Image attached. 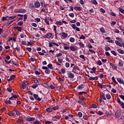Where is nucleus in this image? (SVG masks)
Here are the masks:
<instances>
[{
    "label": "nucleus",
    "instance_id": "09e8293b",
    "mask_svg": "<svg viewBox=\"0 0 124 124\" xmlns=\"http://www.w3.org/2000/svg\"><path fill=\"white\" fill-rule=\"evenodd\" d=\"M116 40H118V41H120V42H122V41H123V39H122V38L116 37Z\"/></svg>",
    "mask_w": 124,
    "mask_h": 124
},
{
    "label": "nucleus",
    "instance_id": "f8f14e48",
    "mask_svg": "<svg viewBox=\"0 0 124 124\" xmlns=\"http://www.w3.org/2000/svg\"><path fill=\"white\" fill-rule=\"evenodd\" d=\"M16 77V75H13L10 76V78L7 79L8 82H11Z\"/></svg>",
    "mask_w": 124,
    "mask_h": 124
},
{
    "label": "nucleus",
    "instance_id": "0e129e2a",
    "mask_svg": "<svg viewBox=\"0 0 124 124\" xmlns=\"http://www.w3.org/2000/svg\"><path fill=\"white\" fill-rule=\"evenodd\" d=\"M92 106L93 108H97V106H96V105H95V104H92Z\"/></svg>",
    "mask_w": 124,
    "mask_h": 124
},
{
    "label": "nucleus",
    "instance_id": "c03bdc74",
    "mask_svg": "<svg viewBox=\"0 0 124 124\" xmlns=\"http://www.w3.org/2000/svg\"><path fill=\"white\" fill-rule=\"evenodd\" d=\"M111 79L112 80V81H113L115 84H118V82H117V81H116V79H115V77H112Z\"/></svg>",
    "mask_w": 124,
    "mask_h": 124
},
{
    "label": "nucleus",
    "instance_id": "412c9836",
    "mask_svg": "<svg viewBox=\"0 0 124 124\" xmlns=\"http://www.w3.org/2000/svg\"><path fill=\"white\" fill-rule=\"evenodd\" d=\"M118 65L121 67H123V66H124V63H123V61L121 60H119Z\"/></svg>",
    "mask_w": 124,
    "mask_h": 124
},
{
    "label": "nucleus",
    "instance_id": "864d4df0",
    "mask_svg": "<svg viewBox=\"0 0 124 124\" xmlns=\"http://www.w3.org/2000/svg\"><path fill=\"white\" fill-rule=\"evenodd\" d=\"M28 19V16H27L26 14L24 15V21H27V19Z\"/></svg>",
    "mask_w": 124,
    "mask_h": 124
},
{
    "label": "nucleus",
    "instance_id": "de8ad7c7",
    "mask_svg": "<svg viewBox=\"0 0 124 124\" xmlns=\"http://www.w3.org/2000/svg\"><path fill=\"white\" fill-rule=\"evenodd\" d=\"M78 98H79V99H80V100H82V101H84V100H87V99H86L85 98V97H84V96H82V97H79Z\"/></svg>",
    "mask_w": 124,
    "mask_h": 124
},
{
    "label": "nucleus",
    "instance_id": "4468645a",
    "mask_svg": "<svg viewBox=\"0 0 124 124\" xmlns=\"http://www.w3.org/2000/svg\"><path fill=\"white\" fill-rule=\"evenodd\" d=\"M14 29L17 30L18 31H20V32H21V31H22V30H23V28L17 26V27H14Z\"/></svg>",
    "mask_w": 124,
    "mask_h": 124
},
{
    "label": "nucleus",
    "instance_id": "f704fd0d",
    "mask_svg": "<svg viewBox=\"0 0 124 124\" xmlns=\"http://www.w3.org/2000/svg\"><path fill=\"white\" fill-rule=\"evenodd\" d=\"M83 93H84V96H86V94H87V93L85 92H80L78 93V94H80V95H83Z\"/></svg>",
    "mask_w": 124,
    "mask_h": 124
},
{
    "label": "nucleus",
    "instance_id": "58836bf2",
    "mask_svg": "<svg viewBox=\"0 0 124 124\" xmlns=\"http://www.w3.org/2000/svg\"><path fill=\"white\" fill-rule=\"evenodd\" d=\"M16 18V16H11L8 17V20H13V19H15Z\"/></svg>",
    "mask_w": 124,
    "mask_h": 124
},
{
    "label": "nucleus",
    "instance_id": "9b49d317",
    "mask_svg": "<svg viewBox=\"0 0 124 124\" xmlns=\"http://www.w3.org/2000/svg\"><path fill=\"white\" fill-rule=\"evenodd\" d=\"M71 27L74 29V30H76L77 31H80V29L77 27H76V25L75 24H72L71 25Z\"/></svg>",
    "mask_w": 124,
    "mask_h": 124
},
{
    "label": "nucleus",
    "instance_id": "39448f33",
    "mask_svg": "<svg viewBox=\"0 0 124 124\" xmlns=\"http://www.w3.org/2000/svg\"><path fill=\"white\" fill-rule=\"evenodd\" d=\"M34 7L35 8H39L40 7V2H39V1L36 0L34 2Z\"/></svg>",
    "mask_w": 124,
    "mask_h": 124
},
{
    "label": "nucleus",
    "instance_id": "a211bd4d",
    "mask_svg": "<svg viewBox=\"0 0 124 124\" xmlns=\"http://www.w3.org/2000/svg\"><path fill=\"white\" fill-rule=\"evenodd\" d=\"M16 123L17 124H23V123H24V120H23V118H19L17 120Z\"/></svg>",
    "mask_w": 124,
    "mask_h": 124
},
{
    "label": "nucleus",
    "instance_id": "a878e982",
    "mask_svg": "<svg viewBox=\"0 0 124 124\" xmlns=\"http://www.w3.org/2000/svg\"><path fill=\"white\" fill-rule=\"evenodd\" d=\"M84 84H81L78 87V90H83L84 89Z\"/></svg>",
    "mask_w": 124,
    "mask_h": 124
},
{
    "label": "nucleus",
    "instance_id": "f3484780",
    "mask_svg": "<svg viewBox=\"0 0 124 124\" xmlns=\"http://www.w3.org/2000/svg\"><path fill=\"white\" fill-rule=\"evenodd\" d=\"M109 64L111 66L113 69H115V70H117V66H116L115 64H113V63L110 62Z\"/></svg>",
    "mask_w": 124,
    "mask_h": 124
},
{
    "label": "nucleus",
    "instance_id": "603ef678",
    "mask_svg": "<svg viewBox=\"0 0 124 124\" xmlns=\"http://www.w3.org/2000/svg\"><path fill=\"white\" fill-rule=\"evenodd\" d=\"M31 25L32 27H34V28H36V27H37V24H36V23H32L31 24Z\"/></svg>",
    "mask_w": 124,
    "mask_h": 124
},
{
    "label": "nucleus",
    "instance_id": "2eb2a0df",
    "mask_svg": "<svg viewBox=\"0 0 124 124\" xmlns=\"http://www.w3.org/2000/svg\"><path fill=\"white\" fill-rule=\"evenodd\" d=\"M89 80L90 81H93V80H98V78L96 76L94 77H91L89 78Z\"/></svg>",
    "mask_w": 124,
    "mask_h": 124
},
{
    "label": "nucleus",
    "instance_id": "774afa93",
    "mask_svg": "<svg viewBox=\"0 0 124 124\" xmlns=\"http://www.w3.org/2000/svg\"><path fill=\"white\" fill-rule=\"evenodd\" d=\"M52 124V122L51 121H46L45 122V124Z\"/></svg>",
    "mask_w": 124,
    "mask_h": 124
},
{
    "label": "nucleus",
    "instance_id": "5fc2aeb1",
    "mask_svg": "<svg viewBox=\"0 0 124 124\" xmlns=\"http://www.w3.org/2000/svg\"><path fill=\"white\" fill-rule=\"evenodd\" d=\"M97 64H98V65H102V62H101V61L100 60H99V61H98V62H97Z\"/></svg>",
    "mask_w": 124,
    "mask_h": 124
},
{
    "label": "nucleus",
    "instance_id": "680f3d73",
    "mask_svg": "<svg viewBox=\"0 0 124 124\" xmlns=\"http://www.w3.org/2000/svg\"><path fill=\"white\" fill-rule=\"evenodd\" d=\"M16 101H17V100L16 99L13 100V101L12 103L13 105H16Z\"/></svg>",
    "mask_w": 124,
    "mask_h": 124
},
{
    "label": "nucleus",
    "instance_id": "bb28decb",
    "mask_svg": "<svg viewBox=\"0 0 124 124\" xmlns=\"http://www.w3.org/2000/svg\"><path fill=\"white\" fill-rule=\"evenodd\" d=\"M52 34L51 32H48L46 34V36L48 39H50L52 37Z\"/></svg>",
    "mask_w": 124,
    "mask_h": 124
},
{
    "label": "nucleus",
    "instance_id": "cd10ccee",
    "mask_svg": "<svg viewBox=\"0 0 124 124\" xmlns=\"http://www.w3.org/2000/svg\"><path fill=\"white\" fill-rule=\"evenodd\" d=\"M74 9H75V10L76 11H81V7H75L74 8Z\"/></svg>",
    "mask_w": 124,
    "mask_h": 124
},
{
    "label": "nucleus",
    "instance_id": "bf43d9fd",
    "mask_svg": "<svg viewBox=\"0 0 124 124\" xmlns=\"http://www.w3.org/2000/svg\"><path fill=\"white\" fill-rule=\"evenodd\" d=\"M69 48H70V47L68 46H64V50H69Z\"/></svg>",
    "mask_w": 124,
    "mask_h": 124
},
{
    "label": "nucleus",
    "instance_id": "20e7f679",
    "mask_svg": "<svg viewBox=\"0 0 124 124\" xmlns=\"http://www.w3.org/2000/svg\"><path fill=\"white\" fill-rule=\"evenodd\" d=\"M34 98H35V100H37L38 101H41L42 98H40L38 96V95L36 94H33Z\"/></svg>",
    "mask_w": 124,
    "mask_h": 124
},
{
    "label": "nucleus",
    "instance_id": "c9c22d12",
    "mask_svg": "<svg viewBox=\"0 0 124 124\" xmlns=\"http://www.w3.org/2000/svg\"><path fill=\"white\" fill-rule=\"evenodd\" d=\"M69 40L70 42H71L72 43H73L74 41H75V39L73 37H70L69 39Z\"/></svg>",
    "mask_w": 124,
    "mask_h": 124
},
{
    "label": "nucleus",
    "instance_id": "49530a36",
    "mask_svg": "<svg viewBox=\"0 0 124 124\" xmlns=\"http://www.w3.org/2000/svg\"><path fill=\"white\" fill-rule=\"evenodd\" d=\"M69 16L71 18H74V14L73 13L69 14Z\"/></svg>",
    "mask_w": 124,
    "mask_h": 124
},
{
    "label": "nucleus",
    "instance_id": "72a5a7b5",
    "mask_svg": "<svg viewBox=\"0 0 124 124\" xmlns=\"http://www.w3.org/2000/svg\"><path fill=\"white\" fill-rule=\"evenodd\" d=\"M79 58H80V59H82V60H83V62L86 61V58H85V56H84L83 55H80Z\"/></svg>",
    "mask_w": 124,
    "mask_h": 124
},
{
    "label": "nucleus",
    "instance_id": "b1692460",
    "mask_svg": "<svg viewBox=\"0 0 124 124\" xmlns=\"http://www.w3.org/2000/svg\"><path fill=\"white\" fill-rule=\"evenodd\" d=\"M100 95L101 96V98H102L104 100H106V97H105V94L104 93H101Z\"/></svg>",
    "mask_w": 124,
    "mask_h": 124
},
{
    "label": "nucleus",
    "instance_id": "8fccbe9b",
    "mask_svg": "<svg viewBox=\"0 0 124 124\" xmlns=\"http://www.w3.org/2000/svg\"><path fill=\"white\" fill-rule=\"evenodd\" d=\"M8 18V16H7L6 17L3 16L2 17V21H6V20H7V18Z\"/></svg>",
    "mask_w": 124,
    "mask_h": 124
},
{
    "label": "nucleus",
    "instance_id": "4d7b16f0",
    "mask_svg": "<svg viewBox=\"0 0 124 124\" xmlns=\"http://www.w3.org/2000/svg\"><path fill=\"white\" fill-rule=\"evenodd\" d=\"M80 39H86V37H85V36H84L83 34H82L80 37H79Z\"/></svg>",
    "mask_w": 124,
    "mask_h": 124
},
{
    "label": "nucleus",
    "instance_id": "ea45409f",
    "mask_svg": "<svg viewBox=\"0 0 124 124\" xmlns=\"http://www.w3.org/2000/svg\"><path fill=\"white\" fill-rule=\"evenodd\" d=\"M106 97L108 99H111V95L109 94H106Z\"/></svg>",
    "mask_w": 124,
    "mask_h": 124
},
{
    "label": "nucleus",
    "instance_id": "423d86ee",
    "mask_svg": "<svg viewBox=\"0 0 124 124\" xmlns=\"http://www.w3.org/2000/svg\"><path fill=\"white\" fill-rule=\"evenodd\" d=\"M117 102L120 104L122 108H124V102L121 101V100L120 99V98L117 97Z\"/></svg>",
    "mask_w": 124,
    "mask_h": 124
},
{
    "label": "nucleus",
    "instance_id": "473e14b6",
    "mask_svg": "<svg viewBox=\"0 0 124 124\" xmlns=\"http://www.w3.org/2000/svg\"><path fill=\"white\" fill-rule=\"evenodd\" d=\"M92 3H93V4H94L95 5H97V1L96 0H91Z\"/></svg>",
    "mask_w": 124,
    "mask_h": 124
},
{
    "label": "nucleus",
    "instance_id": "4c0bfd02",
    "mask_svg": "<svg viewBox=\"0 0 124 124\" xmlns=\"http://www.w3.org/2000/svg\"><path fill=\"white\" fill-rule=\"evenodd\" d=\"M60 109L59 107L56 106L53 107L52 110H54V111H56V110H59Z\"/></svg>",
    "mask_w": 124,
    "mask_h": 124
},
{
    "label": "nucleus",
    "instance_id": "dca6fc26",
    "mask_svg": "<svg viewBox=\"0 0 124 124\" xmlns=\"http://www.w3.org/2000/svg\"><path fill=\"white\" fill-rule=\"evenodd\" d=\"M117 80L118 82L120 84H122V85H124V80L122 79V78H117Z\"/></svg>",
    "mask_w": 124,
    "mask_h": 124
},
{
    "label": "nucleus",
    "instance_id": "ddd939ff",
    "mask_svg": "<svg viewBox=\"0 0 124 124\" xmlns=\"http://www.w3.org/2000/svg\"><path fill=\"white\" fill-rule=\"evenodd\" d=\"M115 116L116 118H120L121 117V113L119 110H117L115 112Z\"/></svg>",
    "mask_w": 124,
    "mask_h": 124
},
{
    "label": "nucleus",
    "instance_id": "7ed1b4c3",
    "mask_svg": "<svg viewBox=\"0 0 124 124\" xmlns=\"http://www.w3.org/2000/svg\"><path fill=\"white\" fill-rule=\"evenodd\" d=\"M80 70V69H79V67H78L77 66L75 65L74 66L72 71L74 72V73H76V74H78V73H77V71Z\"/></svg>",
    "mask_w": 124,
    "mask_h": 124
},
{
    "label": "nucleus",
    "instance_id": "1a4fd4ad",
    "mask_svg": "<svg viewBox=\"0 0 124 124\" xmlns=\"http://www.w3.org/2000/svg\"><path fill=\"white\" fill-rule=\"evenodd\" d=\"M35 120V118L33 117H27L26 118V121L27 122H33V121Z\"/></svg>",
    "mask_w": 124,
    "mask_h": 124
},
{
    "label": "nucleus",
    "instance_id": "393cba45",
    "mask_svg": "<svg viewBox=\"0 0 124 124\" xmlns=\"http://www.w3.org/2000/svg\"><path fill=\"white\" fill-rule=\"evenodd\" d=\"M62 36L63 38H66V37H67V33H66L65 32H62Z\"/></svg>",
    "mask_w": 124,
    "mask_h": 124
},
{
    "label": "nucleus",
    "instance_id": "6e6d98bb",
    "mask_svg": "<svg viewBox=\"0 0 124 124\" xmlns=\"http://www.w3.org/2000/svg\"><path fill=\"white\" fill-rule=\"evenodd\" d=\"M100 11L101 12H102V13H106V11H105V10H104V9L101 8H100Z\"/></svg>",
    "mask_w": 124,
    "mask_h": 124
},
{
    "label": "nucleus",
    "instance_id": "e433bc0d",
    "mask_svg": "<svg viewBox=\"0 0 124 124\" xmlns=\"http://www.w3.org/2000/svg\"><path fill=\"white\" fill-rule=\"evenodd\" d=\"M97 114L98 115H99V116H102V115H103L104 113H103V112H102L100 110H99V111H98Z\"/></svg>",
    "mask_w": 124,
    "mask_h": 124
},
{
    "label": "nucleus",
    "instance_id": "3c124183",
    "mask_svg": "<svg viewBox=\"0 0 124 124\" xmlns=\"http://www.w3.org/2000/svg\"><path fill=\"white\" fill-rule=\"evenodd\" d=\"M78 115L79 118H82V117L83 116V113H82V112H78Z\"/></svg>",
    "mask_w": 124,
    "mask_h": 124
},
{
    "label": "nucleus",
    "instance_id": "338daca9",
    "mask_svg": "<svg viewBox=\"0 0 124 124\" xmlns=\"http://www.w3.org/2000/svg\"><path fill=\"white\" fill-rule=\"evenodd\" d=\"M33 123H34V124H40V123L38 120L33 122Z\"/></svg>",
    "mask_w": 124,
    "mask_h": 124
},
{
    "label": "nucleus",
    "instance_id": "aec40b11",
    "mask_svg": "<svg viewBox=\"0 0 124 124\" xmlns=\"http://www.w3.org/2000/svg\"><path fill=\"white\" fill-rule=\"evenodd\" d=\"M58 60L59 62H56L57 64H58V65H62V64H61L60 63H62V61L61 60V58H58Z\"/></svg>",
    "mask_w": 124,
    "mask_h": 124
},
{
    "label": "nucleus",
    "instance_id": "69168bd1",
    "mask_svg": "<svg viewBox=\"0 0 124 124\" xmlns=\"http://www.w3.org/2000/svg\"><path fill=\"white\" fill-rule=\"evenodd\" d=\"M37 87H38V85H33L32 86V89H36L37 88Z\"/></svg>",
    "mask_w": 124,
    "mask_h": 124
},
{
    "label": "nucleus",
    "instance_id": "6e6552de",
    "mask_svg": "<svg viewBox=\"0 0 124 124\" xmlns=\"http://www.w3.org/2000/svg\"><path fill=\"white\" fill-rule=\"evenodd\" d=\"M29 84L27 83V81H24L21 84V87L23 90H25Z\"/></svg>",
    "mask_w": 124,
    "mask_h": 124
},
{
    "label": "nucleus",
    "instance_id": "a18cd8bd",
    "mask_svg": "<svg viewBox=\"0 0 124 124\" xmlns=\"http://www.w3.org/2000/svg\"><path fill=\"white\" fill-rule=\"evenodd\" d=\"M83 119L85 121H87V120H88V118L87 117V115H86V114H83Z\"/></svg>",
    "mask_w": 124,
    "mask_h": 124
},
{
    "label": "nucleus",
    "instance_id": "2f4dec72",
    "mask_svg": "<svg viewBox=\"0 0 124 124\" xmlns=\"http://www.w3.org/2000/svg\"><path fill=\"white\" fill-rule=\"evenodd\" d=\"M70 49L73 52H74L76 50V48L74 46H70Z\"/></svg>",
    "mask_w": 124,
    "mask_h": 124
},
{
    "label": "nucleus",
    "instance_id": "37998d69",
    "mask_svg": "<svg viewBox=\"0 0 124 124\" xmlns=\"http://www.w3.org/2000/svg\"><path fill=\"white\" fill-rule=\"evenodd\" d=\"M62 55V53H58L56 56L55 57H56V58H59L60 57H61V56Z\"/></svg>",
    "mask_w": 124,
    "mask_h": 124
},
{
    "label": "nucleus",
    "instance_id": "9d476101",
    "mask_svg": "<svg viewBox=\"0 0 124 124\" xmlns=\"http://www.w3.org/2000/svg\"><path fill=\"white\" fill-rule=\"evenodd\" d=\"M67 75L68 78H74L75 77L74 74H72V73L71 72L67 73Z\"/></svg>",
    "mask_w": 124,
    "mask_h": 124
},
{
    "label": "nucleus",
    "instance_id": "f257e3e1",
    "mask_svg": "<svg viewBox=\"0 0 124 124\" xmlns=\"http://www.w3.org/2000/svg\"><path fill=\"white\" fill-rule=\"evenodd\" d=\"M42 69H45V72L46 73V74H47L49 75L50 74V73H51V71L50 70V69H49V68L45 66H43L42 67Z\"/></svg>",
    "mask_w": 124,
    "mask_h": 124
},
{
    "label": "nucleus",
    "instance_id": "0eeeda50",
    "mask_svg": "<svg viewBox=\"0 0 124 124\" xmlns=\"http://www.w3.org/2000/svg\"><path fill=\"white\" fill-rule=\"evenodd\" d=\"M53 45H55V46H57V47H59V44L51 42L50 43H48V46L49 47H53Z\"/></svg>",
    "mask_w": 124,
    "mask_h": 124
},
{
    "label": "nucleus",
    "instance_id": "7c9ffc66",
    "mask_svg": "<svg viewBox=\"0 0 124 124\" xmlns=\"http://www.w3.org/2000/svg\"><path fill=\"white\" fill-rule=\"evenodd\" d=\"M105 50L106 51H111V48H110V47H109L108 46H106L105 47Z\"/></svg>",
    "mask_w": 124,
    "mask_h": 124
},
{
    "label": "nucleus",
    "instance_id": "79ce46f5",
    "mask_svg": "<svg viewBox=\"0 0 124 124\" xmlns=\"http://www.w3.org/2000/svg\"><path fill=\"white\" fill-rule=\"evenodd\" d=\"M119 11L121 13H123V14H124V10L122 8H119Z\"/></svg>",
    "mask_w": 124,
    "mask_h": 124
},
{
    "label": "nucleus",
    "instance_id": "c85d7f7f",
    "mask_svg": "<svg viewBox=\"0 0 124 124\" xmlns=\"http://www.w3.org/2000/svg\"><path fill=\"white\" fill-rule=\"evenodd\" d=\"M48 5V4H45L44 5V8L46 10V13H48L49 12H48V8H47V6Z\"/></svg>",
    "mask_w": 124,
    "mask_h": 124
},
{
    "label": "nucleus",
    "instance_id": "f03ea898",
    "mask_svg": "<svg viewBox=\"0 0 124 124\" xmlns=\"http://www.w3.org/2000/svg\"><path fill=\"white\" fill-rule=\"evenodd\" d=\"M16 13H26L27 10L24 9H19L15 11Z\"/></svg>",
    "mask_w": 124,
    "mask_h": 124
},
{
    "label": "nucleus",
    "instance_id": "e2e57ef3",
    "mask_svg": "<svg viewBox=\"0 0 124 124\" xmlns=\"http://www.w3.org/2000/svg\"><path fill=\"white\" fill-rule=\"evenodd\" d=\"M70 65L69 64V62H66L65 63V66H66V67L67 68H68V67H69Z\"/></svg>",
    "mask_w": 124,
    "mask_h": 124
},
{
    "label": "nucleus",
    "instance_id": "a19ab883",
    "mask_svg": "<svg viewBox=\"0 0 124 124\" xmlns=\"http://www.w3.org/2000/svg\"><path fill=\"white\" fill-rule=\"evenodd\" d=\"M47 67L50 69H53V65L52 64H49L47 65Z\"/></svg>",
    "mask_w": 124,
    "mask_h": 124
},
{
    "label": "nucleus",
    "instance_id": "c756f323",
    "mask_svg": "<svg viewBox=\"0 0 124 124\" xmlns=\"http://www.w3.org/2000/svg\"><path fill=\"white\" fill-rule=\"evenodd\" d=\"M78 44H79V46H80V48H84L85 47V45H84V44H83V43L80 42V43H78Z\"/></svg>",
    "mask_w": 124,
    "mask_h": 124
},
{
    "label": "nucleus",
    "instance_id": "13d9d810",
    "mask_svg": "<svg viewBox=\"0 0 124 124\" xmlns=\"http://www.w3.org/2000/svg\"><path fill=\"white\" fill-rule=\"evenodd\" d=\"M111 54H112V55H113L114 56H117V53H116V51H114V50H112L111 51Z\"/></svg>",
    "mask_w": 124,
    "mask_h": 124
},
{
    "label": "nucleus",
    "instance_id": "5701e85b",
    "mask_svg": "<svg viewBox=\"0 0 124 124\" xmlns=\"http://www.w3.org/2000/svg\"><path fill=\"white\" fill-rule=\"evenodd\" d=\"M117 52L119 54H124V50H123V49H120V48L117 49Z\"/></svg>",
    "mask_w": 124,
    "mask_h": 124
},
{
    "label": "nucleus",
    "instance_id": "6ab92c4d",
    "mask_svg": "<svg viewBox=\"0 0 124 124\" xmlns=\"http://www.w3.org/2000/svg\"><path fill=\"white\" fill-rule=\"evenodd\" d=\"M46 112H47V113H51V112H53V108H47L46 109Z\"/></svg>",
    "mask_w": 124,
    "mask_h": 124
},
{
    "label": "nucleus",
    "instance_id": "052dcab7",
    "mask_svg": "<svg viewBox=\"0 0 124 124\" xmlns=\"http://www.w3.org/2000/svg\"><path fill=\"white\" fill-rule=\"evenodd\" d=\"M119 29L121 30V31H124V27L123 26H119Z\"/></svg>",
    "mask_w": 124,
    "mask_h": 124
},
{
    "label": "nucleus",
    "instance_id": "4be33fe9",
    "mask_svg": "<svg viewBox=\"0 0 124 124\" xmlns=\"http://www.w3.org/2000/svg\"><path fill=\"white\" fill-rule=\"evenodd\" d=\"M99 30L100 31L102 32V33H105V32H106V31H105V29L104 27L100 28Z\"/></svg>",
    "mask_w": 124,
    "mask_h": 124
}]
</instances>
